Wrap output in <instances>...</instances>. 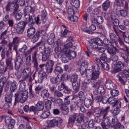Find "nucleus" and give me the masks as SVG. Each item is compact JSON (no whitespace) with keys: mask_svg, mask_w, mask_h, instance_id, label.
I'll return each instance as SVG.
<instances>
[{"mask_svg":"<svg viewBox=\"0 0 129 129\" xmlns=\"http://www.w3.org/2000/svg\"><path fill=\"white\" fill-rule=\"evenodd\" d=\"M13 99H12V96H11V94L8 95H5V101L6 103H12Z\"/></svg>","mask_w":129,"mask_h":129,"instance_id":"nucleus-52","label":"nucleus"},{"mask_svg":"<svg viewBox=\"0 0 129 129\" xmlns=\"http://www.w3.org/2000/svg\"><path fill=\"white\" fill-rule=\"evenodd\" d=\"M44 32L43 30H39L37 31L36 34L32 38L31 41L32 43H36L40 39V36H42V34Z\"/></svg>","mask_w":129,"mask_h":129,"instance_id":"nucleus-26","label":"nucleus"},{"mask_svg":"<svg viewBox=\"0 0 129 129\" xmlns=\"http://www.w3.org/2000/svg\"><path fill=\"white\" fill-rule=\"evenodd\" d=\"M18 0H9V2L8 3L6 7L8 8H15L16 7V9L19 8V5H18Z\"/></svg>","mask_w":129,"mask_h":129,"instance_id":"nucleus-31","label":"nucleus"},{"mask_svg":"<svg viewBox=\"0 0 129 129\" xmlns=\"http://www.w3.org/2000/svg\"><path fill=\"white\" fill-rule=\"evenodd\" d=\"M90 19L91 22H93V24H97V25L98 24H102L104 21L103 17L102 16H98L96 17L94 15H92Z\"/></svg>","mask_w":129,"mask_h":129,"instance_id":"nucleus-19","label":"nucleus"},{"mask_svg":"<svg viewBox=\"0 0 129 129\" xmlns=\"http://www.w3.org/2000/svg\"><path fill=\"white\" fill-rule=\"evenodd\" d=\"M117 51H118V49H117V48H116V47L115 46H113L112 47H108L107 48V52L111 55L116 54Z\"/></svg>","mask_w":129,"mask_h":129,"instance_id":"nucleus-38","label":"nucleus"},{"mask_svg":"<svg viewBox=\"0 0 129 129\" xmlns=\"http://www.w3.org/2000/svg\"><path fill=\"white\" fill-rule=\"evenodd\" d=\"M27 26V23L25 21H21L19 22L15 28V32L18 35H22L25 31V28Z\"/></svg>","mask_w":129,"mask_h":129,"instance_id":"nucleus-11","label":"nucleus"},{"mask_svg":"<svg viewBox=\"0 0 129 129\" xmlns=\"http://www.w3.org/2000/svg\"><path fill=\"white\" fill-rule=\"evenodd\" d=\"M109 7H110V1L109 0H106L102 4V9L105 12L109 9Z\"/></svg>","mask_w":129,"mask_h":129,"instance_id":"nucleus-41","label":"nucleus"},{"mask_svg":"<svg viewBox=\"0 0 129 129\" xmlns=\"http://www.w3.org/2000/svg\"><path fill=\"white\" fill-rule=\"evenodd\" d=\"M102 84H103L102 81L99 80L96 82V80H95V81H94V82L92 84V87H93V88H95L97 87V86H98V87L99 86H103Z\"/></svg>","mask_w":129,"mask_h":129,"instance_id":"nucleus-45","label":"nucleus"},{"mask_svg":"<svg viewBox=\"0 0 129 129\" xmlns=\"http://www.w3.org/2000/svg\"><path fill=\"white\" fill-rule=\"evenodd\" d=\"M40 96L43 99H48V98H50L51 94L48 89H44L41 91Z\"/></svg>","mask_w":129,"mask_h":129,"instance_id":"nucleus-28","label":"nucleus"},{"mask_svg":"<svg viewBox=\"0 0 129 129\" xmlns=\"http://www.w3.org/2000/svg\"><path fill=\"white\" fill-rule=\"evenodd\" d=\"M73 93L76 94L80 90V82H76L72 83Z\"/></svg>","mask_w":129,"mask_h":129,"instance_id":"nucleus-30","label":"nucleus"},{"mask_svg":"<svg viewBox=\"0 0 129 129\" xmlns=\"http://www.w3.org/2000/svg\"><path fill=\"white\" fill-rule=\"evenodd\" d=\"M102 117L103 120L101 123V126L103 129H108L111 125L110 116L108 115V112L105 113Z\"/></svg>","mask_w":129,"mask_h":129,"instance_id":"nucleus-10","label":"nucleus"},{"mask_svg":"<svg viewBox=\"0 0 129 129\" xmlns=\"http://www.w3.org/2000/svg\"><path fill=\"white\" fill-rule=\"evenodd\" d=\"M12 8L8 7V6L5 7V11L3 12L5 16H3V21L4 22H8L10 20V12H11Z\"/></svg>","mask_w":129,"mask_h":129,"instance_id":"nucleus-24","label":"nucleus"},{"mask_svg":"<svg viewBox=\"0 0 129 129\" xmlns=\"http://www.w3.org/2000/svg\"><path fill=\"white\" fill-rule=\"evenodd\" d=\"M33 85H30L29 86V94L31 98H33L37 97V95H41L42 92V89L43 88L40 85L36 86L34 89L35 92L33 91Z\"/></svg>","mask_w":129,"mask_h":129,"instance_id":"nucleus-9","label":"nucleus"},{"mask_svg":"<svg viewBox=\"0 0 129 129\" xmlns=\"http://www.w3.org/2000/svg\"><path fill=\"white\" fill-rule=\"evenodd\" d=\"M5 123L7 125L8 129H13L16 125V120L9 117H6L5 118Z\"/></svg>","mask_w":129,"mask_h":129,"instance_id":"nucleus-15","label":"nucleus"},{"mask_svg":"<svg viewBox=\"0 0 129 129\" xmlns=\"http://www.w3.org/2000/svg\"><path fill=\"white\" fill-rule=\"evenodd\" d=\"M110 107L107 106L105 109H100L99 107H96L94 109V112L96 114H99L100 116H103L106 113L108 112Z\"/></svg>","mask_w":129,"mask_h":129,"instance_id":"nucleus-16","label":"nucleus"},{"mask_svg":"<svg viewBox=\"0 0 129 129\" xmlns=\"http://www.w3.org/2000/svg\"><path fill=\"white\" fill-rule=\"evenodd\" d=\"M114 128L115 129H124V126L121 125L120 123H117L114 125Z\"/></svg>","mask_w":129,"mask_h":129,"instance_id":"nucleus-64","label":"nucleus"},{"mask_svg":"<svg viewBox=\"0 0 129 129\" xmlns=\"http://www.w3.org/2000/svg\"><path fill=\"white\" fill-rule=\"evenodd\" d=\"M100 60H102L103 62H108L110 60L107 58V55L105 53H102L101 55Z\"/></svg>","mask_w":129,"mask_h":129,"instance_id":"nucleus-53","label":"nucleus"},{"mask_svg":"<svg viewBox=\"0 0 129 129\" xmlns=\"http://www.w3.org/2000/svg\"><path fill=\"white\" fill-rule=\"evenodd\" d=\"M72 46V43L69 42L67 43L64 45L62 52L57 54V57H60L61 61L62 62V63H68V62H69L70 58H69V55L68 54V48H71V49H72V47H71Z\"/></svg>","mask_w":129,"mask_h":129,"instance_id":"nucleus-5","label":"nucleus"},{"mask_svg":"<svg viewBox=\"0 0 129 129\" xmlns=\"http://www.w3.org/2000/svg\"><path fill=\"white\" fill-rule=\"evenodd\" d=\"M93 42H95L97 46H103V44L105 45H107L108 44V40L107 39H104L103 40H101L100 38H96L94 39Z\"/></svg>","mask_w":129,"mask_h":129,"instance_id":"nucleus-23","label":"nucleus"},{"mask_svg":"<svg viewBox=\"0 0 129 129\" xmlns=\"http://www.w3.org/2000/svg\"><path fill=\"white\" fill-rule=\"evenodd\" d=\"M37 47H39V48H41L42 49V50H45V48H48L45 47V42L43 41H40L38 42L35 45H34L32 48H33V50H36Z\"/></svg>","mask_w":129,"mask_h":129,"instance_id":"nucleus-35","label":"nucleus"},{"mask_svg":"<svg viewBox=\"0 0 129 129\" xmlns=\"http://www.w3.org/2000/svg\"><path fill=\"white\" fill-rule=\"evenodd\" d=\"M49 80L52 84L59 85L61 81H66V80H68V75H67V74H63L61 76L58 74L56 78L51 76L49 77Z\"/></svg>","mask_w":129,"mask_h":129,"instance_id":"nucleus-6","label":"nucleus"},{"mask_svg":"<svg viewBox=\"0 0 129 129\" xmlns=\"http://www.w3.org/2000/svg\"><path fill=\"white\" fill-rule=\"evenodd\" d=\"M13 8H14V10L12 13L13 17H14L16 21H21L23 15L22 14V13H21V11H19V7L18 8H17V7Z\"/></svg>","mask_w":129,"mask_h":129,"instance_id":"nucleus-20","label":"nucleus"},{"mask_svg":"<svg viewBox=\"0 0 129 129\" xmlns=\"http://www.w3.org/2000/svg\"><path fill=\"white\" fill-rule=\"evenodd\" d=\"M62 122H63V120H62L60 117H57L49 121L48 126H49L50 127H54V126L60 127V125H61Z\"/></svg>","mask_w":129,"mask_h":129,"instance_id":"nucleus-12","label":"nucleus"},{"mask_svg":"<svg viewBox=\"0 0 129 129\" xmlns=\"http://www.w3.org/2000/svg\"><path fill=\"white\" fill-rule=\"evenodd\" d=\"M84 103L85 105V106L88 108V107H90V106H91V105L92 104V101L91 99L85 98L84 100Z\"/></svg>","mask_w":129,"mask_h":129,"instance_id":"nucleus-43","label":"nucleus"},{"mask_svg":"<svg viewBox=\"0 0 129 129\" xmlns=\"http://www.w3.org/2000/svg\"><path fill=\"white\" fill-rule=\"evenodd\" d=\"M96 61L98 64H100L101 65L102 68L104 69V70H105L106 71H109V70L110 69V67L109 66V64H108V62H103L101 61L100 59L98 58H96L95 59Z\"/></svg>","mask_w":129,"mask_h":129,"instance_id":"nucleus-21","label":"nucleus"},{"mask_svg":"<svg viewBox=\"0 0 129 129\" xmlns=\"http://www.w3.org/2000/svg\"><path fill=\"white\" fill-rule=\"evenodd\" d=\"M22 79L23 81H26L31 75V68L27 67L22 71Z\"/></svg>","mask_w":129,"mask_h":129,"instance_id":"nucleus-17","label":"nucleus"},{"mask_svg":"<svg viewBox=\"0 0 129 129\" xmlns=\"http://www.w3.org/2000/svg\"><path fill=\"white\" fill-rule=\"evenodd\" d=\"M104 85L107 89H112V88L115 86V85L113 83V82H112V81L109 79L106 80Z\"/></svg>","mask_w":129,"mask_h":129,"instance_id":"nucleus-33","label":"nucleus"},{"mask_svg":"<svg viewBox=\"0 0 129 129\" xmlns=\"http://www.w3.org/2000/svg\"><path fill=\"white\" fill-rule=\"evenodd\" d=\"M120 112V109L115 107L112 111V114L113 116H116Z\"/></svg>","mask_w":129,"mask_h":129,"instance_id":"nucleus-60","label":"nucleus"},{"mask_svg":"<svg viewBox=\"0 0 129 129\" xmlns=\"http://www.w3.org/2000/svg\"><path fill=\"white\" fill-rule=\"evenodd\" d=\"M88 68V63L86 61H83L82 62L80 68V72L82 76H83L86 74V69Z\"/></svg>","mask_w":129,"mask_h":129,"instance_id":"nucleus-25","label":"nucleus"},{"mask_svg":"<svg viewBox=\"0 0 129 129\" xmlns=\"http://www.w3.org/2000/svg\"><path fill=\"white\" fill-rule=\"evenodd\" d=\"M60 109L65 115H67L68 113H69V108H68L67 106L62 105L60 107Z\"/></svg>","mask_w":129,"mask_h":129,"instance_id":"nucleus-51","label":"nucleus"},{"mask_svg":"<svg viewBox=\"0 0 129 129\" xmlns=\"http://www.w3.org/2000/svg\"><path fill=\"white\" fill-rule=\"evenodd\" d=\"M17 90L18 83H17V82H12L10 86V96H11V97L15 98L14 105H17V103H19V102H20L21 103H25V102L27 101L29 95L28 91H24L23 92H15L16 90Z\"/></svg>","mask_w":129,"mask_h":129,"instance_id":"nucleus-2","label":"nucleus"},{"mask_svg":"<svg viewBox=\"0 0 129 129\" xmlns=\"http://www.w3.org/2000/svg\"><path fill=\"white\" fill-rule=\"evenodd\" d=\"M5 82L4 81V78L0 79V98L2 97V93L4 90V86H5Z\"/></svg>","mask_w":129,"mask_h":129,"instance_id":"nucleus-47","label":"nucleus"},{"mask_svg":"<svg viewBox=\"0 0 129 129\" xmlns=\"http://www.w3.org/2000/svg\"><path fill=\"white\" fill-rule=\"evenodd\" d=\"M112 31L115 33V34L117 36V37H119L120 36L121 33H122V31L119 30L118 28L113 26V30Z\"/></svg>","mask_w":129,"mask_h":129,"instance_id":"nucleus-46","label":"nucleus"},{"mask_svg":"<svg viewBox=\"0 0 129 129\" xmlns=\"http://www.w3.org/2000/svg\"><path fill=\"white\" fill-rule=\"evenodd\" d=\"M119 82H120L121 85H125V83L127 81V78L125 77L124 75L120 72L116 76Z\"/></svg>","mask_w":129,"mask_h":129,"instance_id":"nucleus-22","label":"nucleus"},{"mask_svg":"<svg viewBox=\"0 0 129 129\" xmlns=\"http://www.w3.org/2000/svg\"><path fill=\"white\" fill-rule=\"evenodd\" d=\"M75 49H76V47H75V46H73V44H72V43L71 48H68V54L69 55L70 60H73V59H75V58H76L77 53L74 51Z\"/></svg>","mask_w":129,"mask_h":129,"instance_id":"nucleus-13","label":"nucleus"},{"mask_svg":"<svg viewBox=\"0 0 129 129\" xmlns=\"http://www.w3.org/2000/svg\"><path fill=\"white\" fill-rule=\"evenodd\" d=\"M79 116V113H74L70 115L68 119V124L70 126H72L76 121V118Z\"/></svg>","mask_w":129,"mask_h":129,"instance_id":"nucleus-18","label":"nucleus"},{"mask_svg":"<svg viewBox=\"0 0 129 129\" xmlns=\"http://www.w3.org/2000/svg\"><path fill=\"white\" fill-rule=\"evenodd\" d=\"M97 93L98 94H104L105 93V90L104 89V87L103 86H100L97 88Z\"/></svg>","mask_w":129,"mask_h":129,"instance_id":"nucleus-49","label":"nucleus"},{"mask_svg":"<svg viewBox=\"0 0 129 129\" xmlns=\"http://www.w3.org/2000/svg\"><path fill=\"white\" fill-rule=\"evenodd\" d=\"M44 50L39 48L38 49L34 51L32 54V63L33 65L34 68L36 71H39L40 68H39V62H38V59L41 58V54H42V62H46L47 59H49L50 55H51V48L47 47V48H44Z\"/></svg>","mask_w":129,"mask_h":129,"instance_id":"nucleus-1","label":"nucleus"},{"mask_svg":"<svg viewBox=\"0 0 129 129\" xmlns=\"http://www.w3.org/2000/svg\"><path fill=\"white\" fill-rule=\"evenodd\" d=\"M54 99H55L54 98L51 97V101L48 100L45 102V107L46 109H47V110H49V109H51V108H52V102H54Z\"/></svg>","mask_w":129,"mask_h":129,"instance_id":"nucleus-34","label":"nucleus"},{"mask_svg":"<svg viewBox=\"0 0 129 129\" xmlns=\"http://www.w3.org/2000/svg\"><path fill=\"white\" fill-rule=\"evenodd\" d=\"M19 82H20L19 85V90L21 91V92H23L22 91H24V90L26 89V82H25V81L23 80L20 81Z\"/></svg>","mask_w":129,"mask_h":129,"instance_id":"nucleus-44","label":"nucleus"},{"mask_svg":"<svg viewBox=\"0 0 129 129\" xmlns=\"http://www.w3.org/2000/svg\"><path fill=\"white\" fill-rule=\"evenodd\" d=\"M70 2L71 5L76 9H78L80 7V2L79 0H70Z\"/></svg>","mask_w":129,"mask_h":129,"instance_id":"nucleus-42","label":"nucleus"},{"mask_svg":"<svg viewBox=\"0 0 129 129\" xmlns=\"http://www.w3.org/2000/svg\"><path fill=\"white\" fill-rule=\"evenodd\" d=\"M6 66L8 67L10 70H13V58L9 57L6 60Z\"/></svg>","mask_w":129,"mask_h":129,"instance_id":"nucleus-37","label":"nucleus"},{"mask_svg":"<svg viewBox=\"0 0 129 129\" xmlns=\"http://www.w3.org/2000/svg\"><path fill=\"white\" fill-rule=\"evenodd\" d=\"M18 58H19L17 59L15 63V69L16 71H19L21 69V67H22V65H23V60H22V58H21L20 56Z\"/></svg>","mask_w":129,"mask_h":129,"instance_id":"nucleus-29","label":"nucleus"},{"mask_svg":"<svg viewBox=\"0 0 129 129\" xmlns=\"http://www.w3.org/2000/svg\"><path fill=\"white\" fill-rule=\"evenodd\" d=\"M35 33H36V28H35V27H31L27 29V36L28 38H30V37H32V36H33Z\"/></svg>","mask_w":129,"mask_h":129,"instance_id":"nucleus-36","label":"nucleus"},{"mask_svg":"<svg viewBox=\"0 0 129 129\" xmlns=\"http://www.w3.org/2000/svg\"><path fill=\"white\" fill-rule=\"evenodd\" d=\"M100 67L99 65L96 64V66H92L89 69L86 70V76L91 77V79L87 78L84 82L85 84H89L91 82V80L95 81L99 78L100 75Z\"/></svg>","mask_w":129,"mask_h":129,"instance_id":"nucleus-4","label":"nucleus"},{"mask_svg":"<svg viewBox=\"0 0 129 129\" xmlns=\"http://www.w3.org/2000/svg\"><path fill=\"white\" fill-rule=\"evenodd\" d=\"M78 80V75H77V74H73L71 78V80L72 82H73V83H75L76 82H78V81H77Z\"/></svg>","mask_w":129,"mask_h":129,"instance_id":"nucleus-56","label":"nucleus"},{"mask_svg":"<svg viewBox=\"0 0 129 129\" xmlns=\"http://www.w3.org/2000/svg\"><path fill=\"white\" fill-rule=\"evenodd\" d=\"M115 4L119 8L123 7V2H122V0H115Z\"/></svg>","mask_w":129,"mask_h":129,"instance_id":"nucleus-59","label":"nucleus"},{"mask_svg":"<svg viewBox=\"0 0 129 129\" xmlns=\"http://www.w3.org/2000/svg\"><path fill=\"white\" fill-rule=\"evenodd\" d=\"M109 37L110 38V40L112 43H114V44H115V45L116 46L117 44V41H116V40H117V37H116V35H115L113 33H110Z\"/></svg>","mask_w":129,"mask_h":129,"instance_id":"nucleus-40","label":"nucleus"},{"mask_svg":"<svg viewBox=\"0 0 129 129\" xmlns=\"http://www.w3.org/2000/svg\"><path fill=\"white\" fill-rule=\"evenodd\" d=\"M111 95H112L113 97L115 96H118L119 94V92L117 90L113 89L110 91Z\"/></svg>","mask_w":129,"mask_h":129,"instance_id":"nucleus-57","label":"nucleus"},{"mask_svg":"<svg viewBox=\"0 0 129 129\" xmlns=\"http://www.w3.org/2000/svg\"><path fill=\"white\" fill-rule=\"evenodd\" d=\"M54 38L55 35L54 34H51L50 37L47 39V43L48 45H53L54 44Z\"/></svg>","mask_w":129,"mask_h":129,"instance_id":"nucleus-50","label":"nucleus"},{"mask_svg":"<svg viewBox=\"0 0 129 129\" xmlns=\"http://www.w3.org/2000/svg\"><path fill=\"white\" fill-rule=\"evenodd\" d=\"M45 108V106L44 105V102L41 100L38 101L36 106H31L30 107V112H33L34 114L37 115L39 111H42L44 110Z\"/></svg>","mask_w":129,"mask_h":129,"instance_id":"nucleus-8","label":"nucleus"},{"mask_svg":"<svg viewBox=\"0 0 129 129\" xmlns=\"http://www.w3.org/2000/svg\"><path fill=\"white\" fill-rule=\"evenodd\" d=\"M118 16H120V17H126L127 16V12L124 10H119L117 13Z\"/></svg>","mask_w":129,"mask_h":129,"instance_id":"nucleus-55","label":"nucleus"},{"mask_svg":"<svg viewBox=\"0 0 129 129\" xmlns=\"http://www.w3.org/2000/svg\"><path fill=\"white\" fill-rule=\"evenodd\" d=\"M8 34V30H5L0 35V39H7L9 36L7 35Z\"/></svg>","mask_w":129,"mask_h":129,"instance_id":"nucleus-58","label":"nucleus"},{"mask_svg":"<svg viewBox=\"0 0 129 129\" xmlns=\"http://www.w3.org/2000/svg\"><path fill=\"white\" fill-rule=\"evenodd\" d=\"M54 73H59V74H61V73H63V69L61 68V67L57 66L56 67L54 70Z\"/></svg>","mask_w":129,"mask_h":129,"instance_id":"nucleus-61","label":"nucleus"},{"mask_svg":"<svg viewBox=\"0 0 129 129\" xmlns=\"http://www.w3.org/2000/svg\"><path fill=\"white\" fill-rule=\"evenodd\" d=\"M49 116H50V111L46 110L42 113L41 115L40 116V117H41V118L45 119L48 118Z\"/></svg>","mask_w":129,"mask_h":129,"instance_id":"nucleus-54","label":"nucleus"},{"mask_svg":"<svg viewBox=\"0 0 129 129\" xmlns=\"http://www.w3.org/2000/svg\"><path fill=\"white\" fill-rule=\"evenodd\" d=\"M92 99L93 101H96V102H101L102 100V95L97 94V93L94 95L91 94Z\"/></svg>","mask_w":129,"mask_h":129,"instance_id":"nucleus-32","label":"nucleus"},{"mask_svg":"<svg viewBox=\"0 0 129 129\" xmlns=\"http://www.w3.org/2000/svg\"><path fill=\"white\" fill-rule=\"evenodd\" d=\"M123 68H124V63L121 61H117L114 64L113 73L115 74L118 73V72H120Z\"/></svg>","mask_w":129,"mask_h":129,"instance_id":"nucleus-14","label":"nucleus"},{"mask_svg":"<svg viewBox=\"0 0 129 129\" xmlns=\"http://www.w3.org/2000/svg\"><path fill=\"white\" fill-rule=\"evenodd\" d=\"M47 78V74L45 72H42L38 74V79L35 80V81H37L38 83H43L44 79Z\"/></svg>","mask_w":129,"mask_h":129,"instance_id":"nucleus-27","label":"nucleus"},{"mask_svg":"<svg viewBox=\"0 0 129 129\" xmlns=\"http://www.w3.org/2000/svg\"><path fill=\"white\" fill-rule=\"evenodd\" d=\"M118 42L121 46H123L125 48L124 52L121 53L120 56L122 58L125 64H129V47L126 45H124L123 41L121 39L118 40Z\"/></svg>","mask_w":129,"mask_h":129,"instance_id":"nucleus-7","label":"nucleus"},{"mask_svg":"<svg viewBox=\"0 0 129 129\" xmlns=\"http://www.w3.org/2000/svg\"><path fill=\"white\" fill-rule=\"evenodd\" d=\"M83 119H84V114L81 115L80 113H79V116L77 117V124H81V122L83 121Z\"/></svg>","mask_w":129,"mask_h":129,"instance_id":"nucleus-48","label":"nucleus"},{"mask_svg":"<svg viewBox=\"0 0 129 129\" xmlns=\"http://www.w3.org/2000/svg\"><path fill=\"white\" fill-rule=\"evenodd\" d=\"M89 42L90 43L89 48L88 47L89 52H92V50H95V49L98 48V46H97V44L95 43V42L94 41L93 43L90 42V41H89Z\"/></svg>","mask_w":129,"mask_h":129,"instance_id":"nucleus-39","label":"nucleus"},{"mask_svg":"<svg viewBox=\"0 0 129 129\" xmlns=\"http://www.w3.org/2000/svg\"><path fill=\"white\" fill-rule=\"evenodd\" d=\"M74 10L73 9V7L71 6H69L68 9V14L70 15V16H73V15H74Z\"/></svg>","mask_w":129,"mask_h":129,"instance_id":"nucleus-63","label":"nucleus"},{"mask_svg":"<svg viewBox=\"0 0 129 129\" xmlns=\"http://www.w3.org/2000/svg\"><path fill=\"white\" fill-rule=\"evenodd\" d=\"M47 16H48L47 11L46 10H43L41 12L40 19L39 16L36 17V15H33L31 16L30 14H26L24 16V18L28 26L32 27V26L35 25V23H36V25H41V23L45 24V23L47 22Z\"/></svg>","mask_w":129,"mask_h":129,"instance_id":"nucleus-3","label":"nucleus"},{"mask_svg":"<svg viewBox=\"0 0 129 129\" xmlns=\"http://www.w3.org/2000/svg\"><path fill=\"white\" fill-rule=\"evenodd\" d=\"M54 95L55 97H62L63 96V93L58 90H55L54 91Z\"/></svg>","mask_w":129,"mask_h":129,"instance_id":"nucleus-62","label":"nucleus"}]
</instances>
